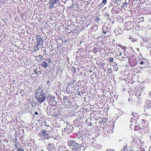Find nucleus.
Segmentation results:
<instances>
[{"label":"nucleus","mask_w":151,"mask_h":151,"mask_svg":"<svg viewBox=\"0 0 151 151\" xmlns=\"http://www.w3.org/2000/svg\"><path fill=\"white\" fill-rule=\"evenodd\" d=\"M132 114L133 115V117H132L130 121L131 122H133L134 120H135L136 119H135V116L136 114H133V113H132Z\"/></svg>","instance_id":"nucleus-37"},{"label":"nucleus","mask_w":151,"mask_h":151,"mask_svg":"<svg viewBox=\"0 0 151 151\" xmlns=\"http://www.w3.org/2000/svg\"><path fill=\"white\" fill-rule=\"evenodd\" d=\"M63 100L64 101V103L65 104V106L66 107L69 108L70 107L69 106L72 104L73 101L71 99L70 96H63Z\"/></svg>","instance_id":"nucleus-8"},{"label":"nucleus","mask_w":151,"mask_h":151,"mask_svg":"<svg viewBox=\"0 0 151 151\" xmlns=\"http://www.w3.org/2000/svg\"><path fill=\"white\" fill-rule=\"evenodd\" d=\"M20 93L22 95H24V90L22 89H20Z\"/></svg>","instance_id":"nucleus-47"},{"label":"nucleus","mask_w":151,"mask_h":151,"mask_svg":"<svg viewBox=\"0 0 151 151\" xmlns=\"http://www.w3.org/2000/svg\"><path fill=\"white\" fill-rule=\"evenodd\" d=\"M148 63L147 60L145 58L139 59L137 60V64L138 65L140 64L142 65V67H145L147 65V64Z\"/></svg>","instance_id":"nucleus-15"},{"label":"nucleus","mask_w":151,"mask_h":151,"mask_svg":"<svg viewBox=\"0 0 151 151\" xmlns=\"http://www.w3.org/2000/svg\"><path fill=\"white\" fill-rule=\"evenodd\" d=\"M128 101H130V103H131L132 101V97H129L128 99Z\"/></svg>","instance_id":"nucleus-58"},{"label":"nucleus","mask_w":151,"mask_h":151,"mask_svg":"<svg viewBox=\"0 0 151 151\" xmlns=\"http://www.w3.org/2000/svg\"><path fill=\"white\" fill-rule=\"evenodd\" d=\"M94 21L97 23H99L100 21L99 17L98 16H95L94 17Z\"/></svg>","instance_id":"nucleus-33"},{"label":"nucleus","mask_w":151,"mask_h":151,"mask_svg":"<svg viewBox=\"0 0 151 151\" xmlns=\"http://www.w3.org/2000/svg\"><path fill=\"white\" fill-rule=\"evenodd\" d=\"M46 99L48 104L51 106H54L56 104L55 96L51 94H48Z\"/></svg>","instance_id":"nucleus-6"},{"label":"nucleus","mask_w":151,"mask_h":151,"mask_svg":"<svg viewBox=\"0 0 151 151\" xmlns=\"http://www.w3.org/2000/svg\"><path fill=\"white\" fill-rule=\"evenodd\" d=\"M67 143L68 146L73 150L74 151H81V149H79V144L76 143L73 139H69L67 142Z\"/></svg>","instance_id":"nucleus-2"},{"label":"nucleus","mask_w":151,"mask_h":151,"mask_svg":"<svg viewBox=\"0 0 151 151\" xmlns=\"http://www.w3.org/2000/svg\"><path fill=\"white\" fill-rule=\"evenodd\" d=\"M17 151H24V150L21 147L17 149Z\"/></svg>","instance_id":"nucleus-56"},{"label":"nucleus","mask_w":151,"mask_h":151,"mask_svg":"<svg viewBox=\"0 0 151 151\" xmlns=\"http://www.w3.org/2000/svg\"><path fill=\"white\" fill-rule=\"evenodd\" d=\"M39 46H37V45H36L35 46V49H34V50H35V51H37L39 50Z\"/></svg>","instance_id":"nucleus-53"},{"label":"nucleus","mask_w":151,"mask_h":151,"mask_svg":"<svg viewBox=\"0 0 151 151\" xmlns=\"http://www.w3.org/2000/svg\"><path fill=\"white\" fill-rule=\"evenodd\" d=\"M81 122L78 119H76L74 120L73 124L75 126L78 127L80 125Z\"/></svg>","instance_id":"nucleus-24"},{"label":"nucleus","mask_w":151,"mask_h":151,"mask_svg":"<svg viewBox=\"0 0 151 151\" xmlns=\"http://www.w3.org/2000/svg\"><path fill=\"white\" fill-rule=\"evenodd\" d=\"M48 60V63H51L52 61H51V60L50 59H48V60Z\"/></svg>","instance_id":"nucleus-64"},{"label":"nucleus","mask_w":151,"mask_h":151,"mask_svg":"<svg viewBox=\"0 0 151 151\" xmlns=\"http://www.w3.org/2000/svg\"><path fill=\"white\" fill-rule=\"evenodd\" d=\"M88 144L87 142H83L82 144L79 145V149L80 147H86L88 146Z\"/></svg>","instance_id":"nucleus-25"},{"label":"nucleus","mask_w":151,"mask_h":151,"mask_svg":"<svg viewBox=\"0 0 151 151\" xmlns=\"http://www.w3.org/2000/svg\"><path fill=\"white\" fill-rule=\"evenodd\" d=\"M104 16L106 17H109L110 16V14L106 13L105 14Z\"/></svg>","instance_id":"nucleus-59"},{"label":"nucleus","mask_w":151,"mask_h":151,"mask_svg":"<svg viewBox=\"0 0 151 151\" xmlns=\"http://www.w3.org/2000/svg\"><path fill=\"white\" fill-rule=\"evenodd\" d=\"M114 124L111 125H106L103 128V131L107 133V134L111 133L113 132V129L114 128Z\"/></svg>","instance_id":"nucleus-12"},{"label":"nucleus","mask_w":151,"mask_h":151,"mask_svg":"<svg viewBox=\"0 0 151 151\" xmlns=\"http://www.w3.org/2000/svg\"><path fill=\"white\" fill-rule=\"evenodd\" d=\"M74 129L73 127L71 125H66L65 127L63 129V131L66 133L69 134L72 132Z\"/></svg>","instance_id":"nucleus-14"},{"label":"nucleus","mask_w":151,"mask_h":151,"mask_svg":"<svg viewBox=\"0 0 151 151\" xmlns=\"http://www.w3.org/2000/svg\"><path fill=\"white\" fill-rule=\"evenodd\" d=\"M142 124H143V122H144L143 124V130L142 131V132L144 134L149 133L150 129L148 121H145L143 119H142Z\"/></svg>","instance_id":"nucleus-7"},{"label":"nucleus","mask_w":151,"mask_h":151,"mask_svg":"<svg viewBox=\"0 0 151 151\" xmlns=\"http://www.w3.org/2000/svg\"><path fill=\"white\" fill-rule=\"evenodd\" d=\"M128 63L131 67H134L137 64L136 57L134 55H132L130 57H128Z\"/></svg>","instance_id":"nucleus-4"},{"label":"nucleus","mask_w":151,"mask_h":151,"mask_svg":"<svg viewBox=\"0 0 151 151\" xmlns=\"http://www.w3.org/2000/svg\"><path fill=\"white\" fill-rule=\"evenodd\" d=\"M123 30L120 27L116 28L114 30V32L116 35H118L119 34H121L123 32Z\"/></svg>","instance_id":"nucleus-19"},{"label":"nucleus","mask_w":151,"mask_h":151,"mask_svg":"<svg viewBox=\"0 0 151 151\" xmlns=\"http://www.w3.org/2000/svg\"><path fill=\"white\" fill-rule=\"evenodd\" d=\"M106 151H114V150L109 149L107 150Z\"/></svg>","instance_id":"nucleus-63"},{"label":"nucleus","mask_w":151,"mask_h":151,"mask_svg":"<svg viewBox=\"0 0 151 151\" xmlns=\"http://www.w3.org/2000/svg\"><path fill=\"white\" fill-rule=\"evenodd\" d=\"M111 26L110 24H108L107 26H103L102 28V34L103 35H106L108 36L109 35Z\"/></svg>","instance_id":"nucleus-9"},{"label":"nucleus","mask_w":151,"mask_h":151,"mask_svg":"<svg viewBox=\"0 0 151 151\" xmlns=\"http://www.w3.org/2000/svg\"><path fill=\"white\" fill-rule=\"evenodd\" d=\"M37 40V46L42 45L43 44V40L40 35H37L36 37Z\"/></svg>","instance_id":"nucleus-16"},{"label":"nucleus","mask_w":151,"mask_h":151,"mask_svg":"<svg viewBox=\"0 0 151 151\" xmlns=\"http://www.w3.org/2000/svg\"><path fill=\"white\" fill-rule=\"evenodd\" d=\"M77 136L79 139H81L83 140L88 138V135L87 131L85 130H80L77 133Z\"/></svg>","instance_id":"nucleus-5"},{"label":"nucleus","mask_w":151,"mask_h":151,"mask_svg":"<svg viewBox=\"0 0 151 151\" xmlns=\"http://www.w3.org/2000/svg\"><path fill=\"white\" fill-rule=\"evenodd\" d=\"M146 104L147 105V106L146 105H145V106L147 107V108H150L151 107V101L147 102Z\"/></svg>","instance_id":"nucleus-38"},{"label":"nucleus","mask_w":151,"mask_h":151,"mask_svg":"<svg viewBox=\"0 0 151 151\" xmlns=\"http://www.w3.org/2000/svg\"><path fill=\"white\" fill-rule=\"evenodd\" d=\"M128 55H126V54H125L124 55L123 57H124L125 58H127L128 59V57H130L131 55H129V54H128Z\"/></svg>","instance_id":"nucleus-49"},{"label":"nucleus","mask_w":151,"mask_h":151,"mask_svg":"<svg viewBox=\"0 0 151 151\" xmlns=\"http://www.w3.org/2000/svg\"><path fill=\"white\" fill-rule=\"evenodd\" d=\"M45 93V92L42 88H38L35 94L37 100L40 103L44 101L46 99Z\"/></svg>","instance_id":"nucleus-1"},{"label":"nucleus","mask_w":151,"mask_h":151,"mask_svg":"<svg viewBox=\"0 0 151 151\" xmlns=\"http://www.w3.org/2000/svg\"><path fill=\"white\" fill-rule=\"evenodd\" d=\"M69 86L67 85L66 87V92L70 95H71L74 93L75 89H72V88L69 87Z\"/></svg>","instance_id":"nucleus-21"},{"label":"nucleus","mask_w":151,"mask_h":151,"mask_svg":"<svg viewBox=\"0 0 151 151\" xmlns=\"http://www.w3.org/2000/svg\"><path fill=\"white\" fill-rule=\"evenodd\" d=\"M102 147V145H98L97 146V147L99 149H100L101 148V147Z\"/></svg>","instance_id":"nucleus-54"},{"label":"nucleus","mask_w":151,"mask_h":151,"mask_svg":"<svg viewBox=\"0 0 151 151\" xmlns=\"http://www.w3.org/2000/svg\"><path fill=\"white\" fill-rule=\"evenodd\" d=\"M72 69L73 70V72L76 73V68L73 66L72 67Z\"/></svg>","instance_id":"nucleus-51"},{"label":"nucleus","mask_w":151,"mask_h":151,"mask_svg":"<svg viewBox=\"0 0 151 151\" xmlns=\"http://www.w3.org/2000/svg\"><path fill=\"white\" fill-rule=\"evenodd\" d=\"M34 72L36 74H40V73H42L41 71H38L37 69H35L34 71Z\"/></svg>","instance_id":"nucleus-39"},{"label":"nucleus","mask_w":151,"mask_h":151,"mask_svg":"<svg viewBox=\"0 0 151 151\" xmlns=\"http://www.w3.org/2000/svg\"><path fill=\"white\" fill-rule=\"evenodd\" d=\"M77 53L79 54L80 55H81L83 58L84 56L87 55L88 54L87 52L86 51V50L85 49H83V47L80 48L77 51Z\"/></svg>","instance_id":"nucleus-17"},{"label":"nucleus","mask_w":151,"mask_h":151,"mask_svg":"<svg viewBox=\"0 0 151 151\" xmlns=\"http://www.w3.org/2000/svg\"><path fill=\"white\" fill-rule=\"evenodd\" d=\"M141 128L137 125H135L134 127V130L135 131H137L140 129Z\"/></svg>","instance_id":"nucleus-40"},{"label":"nucleus","mask_w":151,"mask_h":151,"mask_svg":"<svg viewBox=\"0 0 151 151\" xmlns=\"http://www.w3.org/2000/svg\"><path fill=\"white\" fill-rule=\"evenodd\" d=\"M124 18L121 16H119L117 17V21L119 23H122L124 22Z\"/></svg>","instance_id":"nucleus-26"},{"label":"nucleus","mask_w":151,"mask_h":151,"mask_svg":"<svg viewBox=\"0 0 151 151\" xmlns=\"http://www.w3.org/2000/svg\"><path fill=\"white\" fill-rule=\"evenodd\" d=\"M127 147L126 146H124L123 147V150L125 151H128L127 150Z\"/></svg>","instance_id":"nucleus-57"},{"label":"nucleus","mask_w":151,"mask_h":151,"mask_svg":"<svg viewBox=\"0 0 151 151\" xmlns=\"http://www.w3.org/2000/svg\"><path fill=\"white\" fill-rule=\"evenodd\" d=\"M146 44L145 43V42H141L140 45L141 47H143L146 45Z\"/></svg>","instance_id":"nucleus-48"},{"label":"nucleus","mask_w":151,"mask_h":151,"mask_svg":"<svg viewBox=\"0 0 151 151\" xmlns=\"http://www.w3.org/2000/svg\"><path fill=\"white\" fill-rule=\"evenodd\" d=\"M46 147L49 151H53L55 149V146L53 143H49Z\"/></svg>","instance_id":"nucleus-20"},{"label":"nucleus","mask_w":151,"mask_h":151,"mask_svg":"<svg viewBox=\"0 0 151 151\" xmlns=\"http://www.w3.org/2000/svg\"><path fill=\"white\" fill-rule=\"evenodd\" d=\"M48 115L56 117L58 115V110L54 107V105L48 106L47 108Z\"/></svg>","instance_id":"nucleus-3"},{"label":"nucleus","mask_w":151,"mask_h":151,"mask_svg":"<svg viewBox=\"0 0 151 151\" xmlns=\"http://www.w3.org/2000/svg\"><path fill=\"white\" fill-rule=\"evenodd\" d=\"M98 28L97 26L95 24H93L92 25L90 29L92 31L95 32Z\"/></svg>","instance_id":"nucleus-29"},{"label":"nucleus","mask_w":151,"mask_h":151,"mask_svg":"<svg viewBox=\"0 0 151 151\" xmlns=\"http://www.w3.org/2000/svg\"><path fill=\"white\" fill-rule=\"evenodd\" d=\"M143 41L145 42V43L146 44L148 43L149 44V41L150 40V38H145L143 39Z\"/></svg>","instance_id":"nucleus-32"},{"label":"nucleus","mask_w":151,"mask_h":151,"mask_svg":"<svg viewBox=\"0 0 151 151\" xmlns=\"http://www.w3.org/2000/svg\"><path fill=\"white\" fill-rule=\"evenodd\" d=\"M59 0H49L47 5L49 10L54 9L55 8V4L58 3Z\"/></svg>","instance_id":"nucleus-11"},{"label":"nucleus","mask_w":151,"mask_h":151,"mask_svg":"<svg viewBox=\"0 0 151 151\" xmlns=\"http://www.w3.org/2000/svg\"><path fill=\"white\" fill-rule=\"evenodd\" d=\"M76 81V80L74 79H70V81L68 83V85L70 86V85H73Z\"/></svg>","instance_id":"nucleus-30"},{"label":"nucleus","mask_w":151,"mask_h":151,"mask_svg":"<svg viewBox=\"0 0 151 151\" xmlns=\"http://www.w3.org/2000/svg\"><path fill=\"white\" fill-rule=\"evenodd\" d=\"M13 142L14 143V146H15V149L16 150L19 148V145L20 143L17 138H15L13 139Z\"/></svg>","instance_id":"nucleus-22"},{"label":"nucleus","mask_w":151,"mask_h":151,"mask_svg":"<svg viewBox=\"0 0 151 151\" xmlns=\"http://www.w3.org/2000/svg\"><path fill=\"white\" fill-rule=\"evenodd\" d=\"M107 71H108V73H111L112 72V69L111 68H110L108 69Z\"/></svg>","instance_id":"nucleus-50"},{"label":"nucleus","mask_w":151,"mask_h":151,"mask_svg":"<svg viewBox=\"0 0 151 151\" xmlns=\"http://www.w3.org/2000/svg\"><path fill=\"white\" fill-rule=\"evenodd\" d=\"M93 52L96 53V52H101L102 50V48L99 46H97L96 44H95L93 45Z\"/></svg>","instance_id":"nucleus-18"},{"label":"nucleus","mask_w":151,"mask_h":151,"mask_svg":"<svg viewBox=\"0 0 151 151\" xmlns=\"http://www.w3.org/2000/svg\"><path fill=\"white\" fill-rule=\"evenodd\" d=\"M4 131L2 129H0V132L2 133H3L4 132Z\"/></svg>","instance_id":"nucleus-62"},{"label":"nucleus","mask_w":151,"mask_h":151,"mask_svg":"<svg viewBox=\"0 0 151 151\" xmlns=\"http://www.w3.org/2000/svg\"><path fill=\"white\" fill-rule=\"evenodd\" d=\"M122 12V8H117L116 6H113V7L111 10V12L113 14H119Z\"/></svg>","instance_id":"nucleus-13"},{"label":"nucleus","mask_w":151,"mask_h":151,"mask_svg":"<svg viewBox=\"0 0 151 151\" xmlns=\"http://www.w3.org/2000/svg\"><path fill=\"white\" fill-rule=\"evenodd\" d=\"M114 61L113 58H110L108 60V61L110 62H112Z\"/></svg>","instance_id":"nucleus-52"},{"label":"nucleus","mask_w":151,"mask_h":151,"mask_svg":"<svg viewBox=\"0 0 151 151\" xmlns=\"http://www.w3.org/2000/svg\"><path fill=\"white\" fill-rule=\"evenodd\" d=\"M82 42L80 41H79L77 43V45L79 47H81V45L82 43Z\"/></svg>","instance_id":"nucleus-46"},{"label":"nucleus","mask_w":151,"mask_h":151,"mask_svg":"<svg viewBox=\"0 0 151 151\" xmlns=\"http://www.w3.org/2000/svg\"><path fill=\"white\" fill-rule=\"evenodd\" d=\"M106 0H103L102 2L100 4V6L101 5H103V6L104 5L106 4Z\"/></svg>","instance_id":"nucleus-43"},{"label":"nucleus","mask_w":151,"mask_h":151,"mask_svg":"<svg viewBox=\"0 0 151 151\" xmlns=\"http://www.w3.org/2000/svg\"><path fill=\"white\" fill-rule=\"evenodd\" d=\"M77 133H73L70 135L69 137L71 138H75L77 136Z\"/></svg>","instance_id":"nucleus-36"},{"label":"nucleus","mask_w":151,"mask_h":151,"mask_svg":"<svg viewBox=\"0 0 151 151\" xmlns=\"http://www.w3.org/2000/svg\"><path fill=\"white\" fill-rule=\"evenodd\" d=\"M134 24V23L132 22H127L124 24V29L127 31L130 30L133 28Z\"/></svg>","instance_id":"nucleus-10"},{"label":"nucleus","mask_w":151,"mask_h":151,"mask_svg":"<svg viewBox=\"0 0 151 151\" xmlns=\"http://www.w3.org/2000/svg\"><path fill=\"white\" fill-rule=\"evenodd\" d=\"M108 134H107V133L106 132H105V131H104V132H103L102 133V135L103 136H104L105 137H106V136H107L108 135Z\"/></svg>","instance_id":"nucleus-44"},{"label":"nucleus","mask_w":151,"mask_h":151,"mask_svg":"<svg viewBox=\"0 0 151 151\" xmlns=\"http://www.w3.org/2000/svg\"><path fill=\"white\" fill-rule=\"evenodd\" d=\"M118 58V59L119 60H120L121 61H124V60H125V58H124V57H123L122 58H120V57H119V58Z\"/></svg>","instance_id":"nucleus-45"},{"label":"nucleus","mask_w":151,"mask_h":151,"mask_svg":"<svg viewBox=\"0 0 151 151\" xmlns=\"http://www.w3.org/2000/svg\"><path fill=\"white\" fill-rule=\"evenodd\" d=\"M55 93L58 97V96H60V94H61L60 93V90H56L54 92Z\"/></svg>","instance_id":"nucleus-34"},{"label":"nucleus","mask_w":151,"mask_h":151,"mask_svg":"<svg viewBox=\"0 0 151 151\" xmlns=\"http://www.w3.org/2000/svg\"><path fill=\"white\" fill-rule=\"evenodd\" d=\"M121 48L123 49L124 50H125L126 49V47L124 46H122Z\"/></svg>","instance_id":"nucleus-60"},{"label":"nucleus","mask_w":151,"mask_h":151,"mask_svg":"<svg viewBox=\"0 0 151 151\" xmlns=\"http://www.w3.org/2000/svg\"><path fill=\"white\" fill-rule=\"evenodd\" d=\"M41 132L42 135L44 136L45 138L48 139L50 137L49 134L45 130L42 129V130Z\"/></svg>","instance_id":"nucleus-23"},{"label":"nucleus","mask_w":151,"mask_h":151,"mask_svg":"<svg viewBox=\"0 0 151 151\" xmlns=\"http://www.w3.org/2000/svg\"><path fill=\"white\" fill-rule=\"evenodd\" d=\"M81 91H78L77 92V95H78V96L81 95Z\"/></svg>","instance_id":"nucleus-61"},{"label":"nucleus","mask_w":151,"mask_h":151,"mask_svg":"<svg viewBox=\"0 0 151 151\" xmlns=\"http://www.w3.org/2000/svg\"><path fill=\"white\" fill-rule=\"evenodd\" d=\"M122 51L120 50H119V51L118 52L117 55V57L119 56V57H120L122 55Z\"/></svg>","instance_id":"nucleus-42"},{"label":"nucleus","mask_w":151,"mask_h":151,"mask_svg":"<svg viewBox=\"0 0 151 151\" xmlns=\"http://www.w3.org/2000/svg\"><path fill=\"white\" fill-rule=\"evenodd\" d=\"M83 58V57H82L81 55H78V54L77 55L76 57V60L77 61L79 62L81 61L82 59Z\"/></svg>","instance_id":"nucleus-31"},{"label":"nucleus","mask_w":151,"mask_h":151,"mask_svg":"<svg viewBox=\"0 0 151 151\" xmlns=\"http://www.w3.org/2000/svg\"><path fill=\"white\" fill-rule=\"evenodd\" d=\"M129 39L131 40V41L133 42H135L137 41V40L135 38H134L133 37H129Z\"/></svg>","instance_id":"nucleus-35"},{"label":"nucleus","mask_w":151,"mask_h":151,"mask_svg":"<svg viewBox=\"0 0 151 151\" xmlns=\"http://www.w3.org/2000/svg\"><path fill=\"white\" fill-rule=\"evenodd\" d=\"M43 56L42 55H39L37 57V58L38 59V60H37V61L38 62H40L41 61V60H42Z\"/></svg>","instance_id":"nucleus-41"},{"label":"nucleus","mask_w":151,"mask_h":151,"mask_svg":"<svg viewBox=\"0 0 151 151\" xmlns=\"http://www.w3.org/2000/svg\"><path fill=\"white\" fill-rule=\"evenodd\" d=\"M2 3L3 4H6L7 3L6 0H1Z\"/></svg>","instance_id":"nucleus-55"},{"label":"nucleus","mask_w":151,"mask_h":151,"mask_svg":"<svg viewBox=\"0 0 151 151\" xmlns=\"http://www.w3.org/2000/svg\"><path fill=\"white\" fill-rule=\"evenodd\" d=\"M41 66L45 68H46L48 66L47 63L44 61L41 63Z\"/></svg>","instance_id":"nucleus-28"},{"label":"nucleus","mask_w":151,"mask_h":151,"mask_svg":"<svg viewBox=\"0 0 151 151\" xmlns=\"http://www.w3.org/2000/svg\"><path fill=\"white\" fill-rule=\"evenodd\" d=\"M91 118H89L86 119V123L88 124V125L91 126L92 124V122H91Z\"/></svg>","instance_id":"nucleus-27"}]
</instances>
